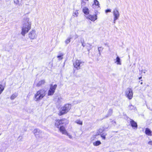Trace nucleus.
Returning <instances> with one entry per match:
<instances>
[{"instance_id":"obj_42","label":"nucleus","mask_w":152,"mask_h":152,"mask_svg":"<svg viewBox=\"0 0 152 152\" xmlns=\"http://www.w3.org/2000/svg\"><path fill=\"white\" fill-rule=\"evenodd\" d=\"M142 78V76H141V77H139V80H140V79H141Z\"/></svg>"},{"instance_id":"obj_15","label":"nucleus","mask_w":152,"mask_h":152,"mask_svg":"<svg viewBox=\"0 0 152 152\" xmlns=\"http://www.w3.org/2000/svg\"><path fill=\"white\" fill-rule=\"evenodd\" d=\"M116 60V61H115V63H116L117 64L119 65H121V59L118 56L117 57Z\"/></svg>"},{"instance_id":"obj_12","label":"nucleus","mask_w":152,"mask_h":152,"mask_svg":"<svg viewBox=\"0 0 152 152\" xmlns=\"http://www.w3.org/2000/svg\"><path fill=\"white\" fill-rule=\"evenodd\" d=\"M64 125H63L60 126L59 130L61 132L62 134H66V133L67 131L65 129L64 126Z\"/></svg>"},{"instance_id":"obj_20","label":"nucleus","mask_w":152,"mask_h":152,"mask_svg":"<svg viewBox=\"0 0 152 152\" xmlns=\"http://www.w3.org/2000/svg\"><path fill=\"white\" fill-rule=\"evenodd\" d=\"M18 96L17 93H14L10 97V99L11 100H13L15 98H16Z\"/></svg>"},{"instance_id":"obj_25","label":"nucleus","mask_w":152,"mask_h":152,"mask_svg":"<svg viewBox=\"0 0 152 152\" xmlns=\"http://www.w3.org/2000/svg\"><path fill=\"white\" fill-rule=\"evenodd\" d=\"M65 135H66L70 139H73V137L72 135L71 134H69V133H68L67 132H66V134H64Z\"/></svg>"},{"instance_id":"obj_36","label":"nucleus","mask_w":152,"mask_h":152,"mask_svg":"<svg viewBox=\"0 0 152 152\" xmlns=\"http://www.w3.org/2000/svg\"><path fill=\"white\" fill-rule=\"evenodd\" d=\"M23 137H22L20 136H19L18 137V139L19 141H21Z\"/></svg>"},{"instance_id":"obj_32","label":"nucleus","mask_w":152,"mask_h":152,"mask_svg":"<svg viewBox=\"0 0 152 152\" xmlns=\"http://www.w3.org/2000/svg\"><path fill=\"white\" fill-rule=\"evenodd\" d=\"M106 135V134L103 133L101 135V137L102 138V139L104 140H105V136Z\"/></svg>"},{"instance_id":"obj_19","label":"nucleus","mask_w":152,"mask_h":152,"mask_svg":"<svg viewBox=\"0 0 152 152\" xmlns=\"http://www.w3.org/2000/svg\"><path fill=\"white\" fill-rule=\"evenodd\" d=\"M101 142L99 140L93 142V145L95 146H97L101 145Z\"/></svg>"},{"instance_id":"obj_17","label":"nucleus","mask_w":152,"mask_h":152,"mask_svg":"<svg viewBox=\"0 0 152 152\" xmlns=\"http://www.w3.org/2000/svg\"><path fill=\"white\" fill-rule=\"evenodd\" d=\"M45 83V81L44 80H41L37 84V86L39 87L41 86L43 84H44Z\"/></svg>"},{"instance_id":"obj_11","label":"nucleus","mask_w":152,"mask_h":152,"mask_svg":"<svg viewBox=\"0 0 152 152\" xmlns=\"http://www.w3.org/2000/svg\"><path fill=\"white\" fill-rule=\"evenodd\" d=\"M130 123L131 125V126L132 128H136V129L137 128V125L136 122L134 121L133 120L130 118Z\"/></svg>"},{"instance_id":"obj_16","label":"nucleus","mask_w":152,"mask_h":152,"mask_svg":"<svg viewBox=\"0 0 152 152\" xmlns=\"http://www.w3.org/2000/svg\"><path fill=\"white\" fill-rule=\"evenodd\" d=\"M145 132L146 134L147 135L150 136H151L152 135L151 131L148 128H146V129Z\"/></svg>"},{"instance_id":"obj_26","label":"nucleus","mask_w":152,"mask_h":152,"mask_svg":"<svg viewBox=\"0 0 152 152\" xmlns=\"http://www.w3.org/2000/svg\"><path fill=\"white\" fill-rule=\"evenodd\" d=\"M71 37H68L67 39L65 41V42L66 44L69 43L70 42V39H71Z\"/></svg>"},{"instance_id":"obj_13","label":"nucleus","mask_w":152,"mask_h":152,"mask_svg":"<svg viewBox=\"0 0 152 152\" xmlns=\"http://www.w3.org/2000/svg\"><path fill=\"white\" fill-rule=\"evenodd\" d=\"M113 14L114 16V18L118 19L120 16V13L118 10H114L113 12Z\"/></svg>"},{"instance_id":"obj_9","label":"nucleus","mask_w":152,"mask_h":152,"mask_svg":"<svg viewBox=\"0 0 152 152\" xmlns=\"http://www.w3.org/2000/svg\"><path fill=\"white\" fill-rule=\"evenodd\" d=\"M33 133L37 138L42 137V132L39 129H35L33 131Z\"/></svg>"},{"instance_id":"obj_1","label":"nucleus","mask_w":152,"mask_h":152,"mask_svg":"<svg viewBox=\"0 0 152 152\" xmlns=\"http://www.w3.org/2000/svg\"><path fill=\"white\" fill-rule=\"evenodd\" d=\"M31 23L29 21V19L28 18L24 19L23 22L21 34L23 36H24L31 28Z\"/></svg>"},{"instance_id":"obj_24","label":"nucleus","mask_w":152,"mask_h":152,"mask_svg":"<svg viewBox=\"0 0 152 152\" xmlns=\"http://www.w3.org/2000/svg\"><path fill=\"white\" fill-rule=\"evenodd\" d=\"M83 12L86 15L85 16H88L89 14V10H83Z\"/></svg>"},{"instance_id":"obj_14","label":"nucleus","mask_w":152,"mask_h":152,"mask_svg":"<svg viewBox=\"0 0 152 152\" xmlns=\"http://www.w3.org/2000/svg\"><path fill=\"white\" fill-rule=\"evenodd\" d=\"M86 2L85 1H82L81 7L82 10H88V8L86 6Z\"/></svg>"},{"instance_id":"obj_28","label":"nucleus","mask_w":152,"mask_h":152,"mask_svg":"<svg viewBox=\"0 0 152 152\" xmlns=\"http://www.w3.org/2000/svg\"><path fill=\"white\" fill-rule=\"evenodd\" d=\"M64 55L63 53H61V55L59 56H57V58H59V59L60 60H61L63 59V56Z\"/></svg>"},{"instance_id":"obj_23","label":"nucleus","mask_w":152,"mask_h":152,"mask_svg":"<svg viewBox=\"0 0 152 152\" xmlns=\"http://www.w3.org/2000/svg\"><path fill=\"white\" fill-rule=\"evenodd\" d=\"M75 122L76 123H77L78 124H79V125H82L83 124L82 121L79 119L75 121Z\"/></svg>"},{"instance_id":"obj_27","label":"nucleus","mask_w":152,"mask_h":152,"mask_svg":"<svg viewBox=\"0 0 152 152\" xmlns=\"http://www.w3.org/2000/svg\"><path fill=\"white\" fill-rule=\"evenodd\" d=\"M97 135L96 134L93 135L91 138V141L94 140L96 138V137L97 136Z\"/></svg>"},{"instance_id":"obj_18","label":"nucleus","mask_w":152,"mask_h":152,"mask_svg":"<svg viewBox=\"0 0 152 152\" xmlns=\"http://www.w3.org/2000/svg\"><path fill=\"white\" fill-rule=\"evenodd\" d=\"M113 110L111 109H110L109 110L107 115L105 116V118H107L108 117L111 116L113 113Z\"/></svg>"},{"instance_id":"obj_41","label":"nucleus","mask_w":152,"mask_h":152,"mask_svg":"<svg viewBox=\"0 0 152 152\" xmlns=\"http://www.w3.org/2000/svg\"><path fill=\"white\" fill-rule=\"evenodd\" d=\"M88 0H81L82 1H85L86 2L88 1Z\"/></svg>"},{"instance_id":"obj_45","label":"nucleus","mask_w":152,"mask_h":152,"mask_svg":"<svg viewBox=\"0 0 152 152\" xmlns=\"http://www.w3.org/2000/svg\"><path fill=\"white\" fill-rule=\"evenodd\" d=\"M0 152H2L0 150Z\"/></svg>"},{"instance_id":"obj_4","label":"nucleus","mask_w":152,"mask_h":152,"mask_svg":"<svg viewBox=\"0 0 152 152\" xmlns=\"http://www.w3.org/2000/svg\"><path fill=\"white\" fill-rule=\"evenodd\" d=\"M68 121L66 119H63L61 120H58L56 121L55 123V126L56 127L59 128L61 126L63 125H66L68 124Z\"/></svg>"},{"instance_id":"obj_21","label":"nucleus","mask_w":152,"mask_h":152,"mask_svg":"<svg viewBox=\"0 0 152 152\" xmlns=\"http://www.w3.org/2000/svg\"><path fill=\"white\" fill-rule=\"evenodd\" d=\"M63 101V99L61 96L58 97L57 102L59 103H61Z\"/></svg>"},{"instance_id":"obj_46","label":"nucleus","mask_w":152,"mask_h":152,"mask_svg":"<svg viewBox=\"0 0 152 152\" xmlns=\"http://www.w3.org/2000/svg\"><path fill=\"white\" fill-rule=\"evenodd\" d=\"M143 71V70H142L141 71H142V72Z\"/></svg>"},{"instance_id":"obj_8","label":"nucleus","mask_w":152,"mask_h":152,"mask_svg":"<svg viewBox=\"0 0 152 152\" xmlns=\"http://www.w3.org/2000/svg\"><path fill=\"white\" fill-rule=\"evenodd\" d=\"M125 95L127 97L131 99L133 97L132 91L131 88H128L125 92Z\"/></svg>"},{"instance_id":"obj_35","label":"nucleus","mask_w":152,"mask_h":152,"mask_svg":"<svg viewBox=\"0 0 152 152\" xmlns=\"http://www.w3.org/2000/svg\"><path fill=\"white\" fill-rule=\"evenodd\" d=\"M88 44L89 45V48H88L87 49L88 51H89V50L91 49V45H90L89 44Z\"/></svg>"},{"instance_id":"obj_3","label":"nucleus","mask_w":152,"mask_h":152,"mask_svg":"<svg viewBox=\"0 0 152 152\" xmlns=\"http://www.w3.org/2000/svg\"><path fill=\"white\" fill-rule=\"evenodd\" d=\"M71 108V105L69 104H65L64 106L61 107L58 113L59 115H61L66 113Z\"/></svg>"},{"instance_id":"obj_43","label":"nucleus","mask_w":152,"mask_h":152,"mask_svg":"<svg viewBox=\"0 0 152 152\" xmlns=\"http://www.w3.org/2000/svg\"><path fill=\"white\" fill-rule=\"evenodd\" d=\"M142 84H143V83H142V82H141L140 83V84H141V85Z\"/></svg>"},{"instance_id":"obj_6","label":"nucleus","mask_w":152,"mask_h":152,"mask_svg":"<svg viewBox=\"0 0 152 152\" xmlns=\"http://www.w3.org/2000/svg\"><path fill=\"white\" fill-rule=\"evenodd\" d=\"M57 85L55 84L54 85L51 84L50 85V89L48 92V96H52L53 95L55 92V91L57 88Z\"/></svg>"},{"instance_id":"obj_2","label":"nucleus","mask_w":152,"mask_h":152,"mask_svg":"<svg viewBox=\"0 0 152 152\" xmlns=\"http://www.w3.org/2000/svg\"><path fill=\"white\" fill-rule=\"evenodd\" d=\"M45 89H42L38 91L34 96V100L35 101H39L42 99L46 94Z\"/></svg>"},{"instance_id":"obj_29","label":"nucleus","mask_w":152,"mask_h":152,"mask_svg":"<svg viewBox=\"0 0 152 152\" xmlns=\"http://www.w3.org/2000/svg\"><path fill=\"white\" fill-rule=\"evenodd\" d=\"M78 10H76L75 12L73 13V16H74L77 17L78 14Z\"/></svg>"},{"instance_id":"obj_34","label":"nucleus","mask_w":152,"mask_h":152,"mask_svg":"<svg viewBox=\"0 0 152 152\" xmlns=\"http://www.w3.org/2000/svg\"><path fill=\"white\" fill-rule=\"evenodd\" d=\"M135 108V107L132 105H130L129 106V108L130 110L134 109Z\"/></svg>"},{"instance_id":"obj_31","label":"nucleus","mask_w":152,"mask_h":152,"mask_svg":"<svg viewBox=\"0 0 152 152\" xmlns=\"http://www.w3.org/2000/svg\"><path fill=\"white\" fill-rule=\"evenodd\" d=\"M4 90V88L3 86L1 85H0V94Z\"/></svg>"},{"instance_id":"obj_33","label":"nucleus","mask_w":152,"mask_h":152,"mask_svg":"<svg viewBox=\"0 0 152 152\" xmlns=\"http://www.w3.org/2000/svg\"><path fill=\"white\" fill-rule=\"evenodd\" d=\"M81 42L82 44V45L83 47H84L85 46V45H84V40L83 39L81 41Z\"/></svg>"},{"instance_id":"obj_39","label":"nucleus","mask_w":152,"mask_h":152,"mask_svg":"<svg viewBox=\"0 0 152 152\" xmlns=\"http://www.w3.org/2000/svg\"><path fill=\"white\" fill-rule=\"evenodd\" d=\"M148 143L149 145H152V141H149L148 142Z\"/></svg>"},{"instance_id":"obj_40","label":"nucleus","mask_w":152,"mask_h":152,"mask_svg":"<svg viewBox=\"0 0 152 152\" xmlns=\"http://www.w3.org/2000/svg\"><path fill=\"white\" fill-rule=\"evenodd\" d=\"M110 12V10H106L105 11V12L106 13H107L108 12Z\"/></svg>"},{"instance_id":"obj_10","label":"nucleus","mask_w":152,"mask_h":152,"mask_svg":"<svg viewBox=\"0 0 152 152\" xmlns=\"http://www.w3.org/2000/svg\"><path fill=\"white\" fill-rule=\"evenodd\" d=\"M87 18L88 19L92 21H94L97 19L96 15H89L88 16H86Z\"/></svg>"},{"instance_id":"obj_38","label":"nucleus","mask_w":152,"mask_h":152,"mask_svg":"<svg viewBox=\"0 0 152 152\" xmlns=\"http://www.w3.org/2000/svg\"><path fill=\"white\" fill-rule=\"evenodd\" d=\"M118 19H117V18H114V19H113V23L115 24V21L116 20H118Z\"/></svg>"},{"instance_id":"obj_22","label":"nucleus","mask_w":152,"mask_h":152,"mask_svg":"<svg viewBox=\"0 0 152 152\" xmlns=\"http://www.w3.org/2000/svg\"><path fill=\"white\" fill-rule=\"evenodd\" d=\"M103 49V48L102 47H99L98 48V50L99 51V55H101V52Z\"/></svg>"},{"instance_id":"obj_44","label":"nucleus","mask_w":152,"mask_h":152,"mask_svg":"<svg viewBox=\"0 0 152 152\" xmlns=\"http://www.w3.org/2000/svg\"><path fill=\"white\" fill-rule=\"evenodd\" d=\"M143 73L145 74V71L143 72Z\"/></svg>"},{"instance_id":"obj_30","label":"nucleus","mask_w":152,"mask_h":152,"mask_svg":"<svg viewBox=\"0 0 152 152\" xmlns=\"http://www.w3.org/2000/svg\"><path fill=\"white\" fill-rule=\"evenodd\" d=\"M94 3L97 6L99 7V5L100 4H99L98 1H97V0H94Z\"/></svg>"},{"instance_id":"obj_5","label":"nucleus","mask_w":152,"mask_h":152,"mask_svg":"<svg viewBox=\"0 0 152 152\" xmlns=\"http://www.w3.org/2000/svg\"><path fill=\"white\" fill-rule=\"evenodd\" d=\"M83 64L84 62L80 60H77L73 63V65L78 70L80 69V67L83 65Z\"/></svg>"},{"instance_id":"obj_7","label":"nucleus","mask_w":152,"mask_h":152,"mask_svg":"<svg viewBox=\"0 0 152 152\" xmlns=\"http://www.w3.org/2000/svg\"><path fill=\"white\" fill-rule=\"evenodd\" d=\"M37 36V34L36 33V31L33 30L31 31L28 34V37L31 39H36Z\"/></svg>"},{"instance_id":"obj_37","label":"nucleus","mask_w":152,"mask_h":152,"mask_svg":"<svg viewBox=\"0 0 152 152\" xmlns=\"http://www.w3.org/2000/svg\"><path fill=\"white\" fill-rule=\"evenodd\" d=\"M14 2L15 4H18L19 3L18 0H14Z\"/></svg>"}]
</instances>
